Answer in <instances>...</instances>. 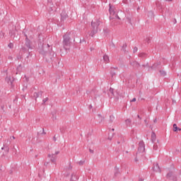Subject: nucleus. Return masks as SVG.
Here are the masks:
<instances>
[{"label":"nucleus","mask_w":181,"mask_h":181,"mask_svg":"<svg viewBox=\"0 0 181 181\" xmlns=\"http://www.w3.org/2000/svg\"><path fill=\"white\" fill-rule=\"evenodd\" d=\"M4 149L5 150V151H6V153L9 152V147L4 146L1 148V150L4 151Z\"/></svg>","instance_id":"nucleus-15"},{"label":"nucleus","mask_w":181,"mask_h":181,"mask_svg":"<svg viewBox=\"0 0 181 181\" xmlns=\"http://www.w3.org/2000/svg\"><path fill=\"white\" fill-rule=\"evenodd\" d=\"M49 98H46L45 99L42 100V104H46V103L48 101Z\"/></svg>","instance_id":"nucleus-19"},{"label":"nucleus","mask_w":181,"mask_h":181,"mask_svg":"<svg viewBox=\"0 0 181 181\" xmlns=\"http://www.w3.org/2000/svg\"><path fill=\"white\" fill-rule=\"evenodd\" d=\"M147 15H148V18H154V16H155L153 15V11H149Z\"/></svg>","instance_id":"nucleus-13"},{"label":"nucleus","mask_w":181,"mask_h":181,"mask_svg":"<svg viewBox=\"0 0 181 181\" xmlns=\"http://www.w3.org/2000/svg\"><path fill=\"white\" fill-rule=\"evenodd\" d=\"M21 71H22V65H18L17 66V73H16V74L21 73Z\"/></svg>","instance_id":"nucleus-12"},{"label":"nucleus","mask_w":181,"mask_h":181,"mask_svg":"<svg viewBox=\"0 0 181 181\" xmlns=\"http://www.w3.org/2000/svg\"><path fill=\"white\" fill-rule=\"evenodd\" d=\"M103 60L106 62V63H108L110 62V57H108V55H104Z\"/></svg>","instance_id":"nucleus-10"},{"label":"nucleus","mask_w":181,"mask_h":181,"mask_svg":"<svg viewBox=\"0 0 181 181\" xmlns=\"http://www.w3.org/2000/svg\"><path fill=\"white\" fill-rule=\"evenodd\" d=\"M100 23H101V22L98 19H95L91 22V26L93 30L91 33L90 34V36H94V35H95L97 32L101 30V28H99Z\"/></svg>","instance_id":"nucleus-1"},{"label":"nucleus","mask_w":181,"mask_h":181,"mask_svg":"<svg viewBox=\"0 0 181 181\" xmlns=\"http://www.w3.org/2000/svg\"><path fill=\"white\" fill-rule=\"evenodd\" d=\"M135 101H136V98H135L132 100V103H135Z\"/></svg>","instance_id":"nucleus-31"},{"label":"nucleus","mask_w":181,"mask_h":181,"mask_svg":"<svg viewBox=\"0 0 181 181\" xmlns=\"http://www.w3.org/2000/svg\"><path fill=\"white\" fill-rule=\"evenodd\" d=\"M140 57H144V54H140Z\"/></svg>","instance_id":"nucleus-34"},{"label":"nucleus","mask_w":181,"mask_h":181,"mask_svg":"<svg viewBox=\"0 0 181 181\" xmlns=\"http://www.w3.org/2000/svg\"><path fill=\"white\" fill-rule=\"evenodd\" d=\"M156 66H157L156 64H154L153 66L148 68V70L150 71V70H152V69H156Z\"/></svg>","instance_id":"nucleus-17"},{"label":"nucleus","mask_w":181,"mask_h":181,"mask_svg":"<svg viewBox=\"0 0 181 181\" xmlns=\"http://www.w3.org/2000/svg\"><path fill=\"white\" fill-rule=\"evenodd\" d=\"M114 89L112 88H110V92L112 93V91H113Z\"/></svg>","instance_id":"nucleus-37"},{"label":"nucleus","mask_w":181,"mask_h":181,"mask_svg":"<svg viewBox=\"0 0 181 181\" xmlns=\"http://www.w3.org/2000/svg\"><path fill=\"white\" fill-rule=\"evenodd\" d=\"M26 37V42H25V46L28 48L30 49V42L29 40L28 39V35H25Z\"/></svg>","instance_id":"nucleus-8"},{"label":"nucleus","mask_w":181,"mask_h":181,"mask_svg":"<svg viewBox=\"0 0 181 181\" xmlns=\"http://www.w3.org/2000/svg\"><path fill=\"white\" fill-rule=\"evenodd\" d=\"M133 66H135L136 67H139V64H138V62H133Z\"/></svg>","instance_id":"nucleus-21"},{"label":"nucleus","mask_w":181,"mask_h":181,"mask_svg":"<svg viewBox=\"0 0 181 181\" xmlns=\"http://www.w3.org/2000/svg\"><path fill=\"white\" fill-rule=\"evenodd\" d=\"M48 158H50V160L52 163H56L57 156L54 155V153H52V154H48Z\"/></svg>","instance_id":"nucleus-5"},{"label":"nucleus","mask_w":181,"mask_h":181,"mask_svg":"<svg viewBox=\"0 0 181 181\" xmlns=\"http://www.w3.org/2000/svg\"><path fill=\"white\" fill-rule=\"evenodd\" d=\"M114 131H115V129H112L111 130H110V132H114Z\"/></svg>","instance_id":"nucleus-36"},{"label":"nucleus","mask_w":181,"mask_h":181,"mask_svg":"<svg viewBox=\"0 0 181 181\" xmlns=\"http://www.w3.org/2000/svg\"><path fill=\"white\" fill-rule=\"evenodd\" d=\"M153 149V151H158V144H154Z\"/></svg>","instance_id":"nucleus-20"},{"label":"nucleus","mask_w":181,"mask_h":181,"mask_svg":"<svg viewBox=\"0 0 181 181\" xmlns=\"http://www.w3.org/2000/svg\"><path fill=\"white\" fill-rule=\"evenodd\" d=\"M160 76H162L163 77H165V76H166V71L160 70Z\"/></svg>","instance_id":"nucleus-16"},{"label":"nucleus","mask_w":181,"mask_h":181,"mask_svg":"<svg viewBox=\"0 0 181 181\" xmlns=\"http://www.w3.org/2000/svg\"><path fill=\"white\" fill-rule=\"evenodd\" d=\"M118 13H121L122 15H124V13L122 11H119Z\"/></svg>","instance_id":"nucleus-33"},{"label":"nucleus","mask_w":181,"mask_h":181,"mask_svg":"<svg viewBox=\"0 0 181 181\" xmlns=\"http://www.w3.org/2000/svg\"><path fill=\"white\" fill-rule=\"evenodd\" d=\"M12 138H13V139H15V137H14L13 136H12Z\"/></svg>","instance_id":"nucleus-42"},{"label":"nucleus","mask_w":181,"mask_h":181,"mask_svg":"<svg viewBox=\"0 0 181 181\" xmlns=\"http://www.w3.org/2000/svg\"><path fill=\"white\" fill-rule=\"evenodd\" d=\"M173 131L175 132H177V131H181V129L177 127V125L176 124H173Z\"/></svg>","instance_id":"nucleus-9"},{"label":"nucleus","mask_w":181,"mask_h":181,"mask_svg":"<svg viewBox=\"0 0 181 181\" xmlns=\"http://www.w3.org/2000/svg\"><path fill=\"white\" fill-rule=\"evenodd\" d=\"M125 122H126V125H129V124H131V119H127L125 120Z\"/></svg>","instance_id":"nucleus-18"},{"label":"nucleus","mask_w":181,"mask_h":181,"mask_svg":"<svg viewBox=\"0 0 181 181\" xmlns=\"http://www.w3.org/2000/svg\"><path fill=\"white\" fill-rule=\"evenodd\" d=\"M74 177H74L73 175H71L70 181H75V180H74Z\"/></svg>","instance_id":"nucleus-30"},{"label":"nucleus","mask_w":181,"mask_h":181,"mask_svg":"<svg viewBox=\"0 0 181 181\" xmlns=\"http://www.w3.org/2000/svg\"><path fill=\"white\" fill-rule=\"evenodd\" d=\"M86 163V160H81L79 161V165H84V163Z\"/></svg>","instance_id":"nucleus-24"},{"label":"nucleus","mask_w":181,"mask_h":181,"mask_svg":"<svg viewBox=\"0 0 181 181\" xmlns=\"http://www.w3.org/2000/svg\"><path fill=\"white\" fill-rule=\"evenodd\" d=\"M109 12L110 13V19H121L118 14L115 13V10L114 9V7L111 6V4H109Z\"/></svg>","instance_id":"nucleus-2"},{"label":"nucleus","mask_w":181,"mask_h":181,"mask_svg":"<svg viewBox=\"0 0 181 181\" xmlns=\"http://www.w3.org/2000/svg\"><path fill=\"white\" fill-rule=\"evenodd\" d=\"M138 52V48L137 47H134V53Z\"/></svg>","instance_id":"nucleus-29"},{"label":"nucleus","mask_w":181,"mask_h":181,"mask_svg":"<svg viewBox=\"0 0 181 181\" xmlns=\"http://www.w3.org/2000/svg\"><path fill=\"white\" fill-rule=\"evenodd\" d=\"M167 177H168V179H170V177H172V173H168V174H167Z\"/></svg>","instance_id":"nucleus-26"},{"label":"nucleus","mask_w":181,"mask_h":181,"mask_svg":"<svg viewBox=\"0 0 181 181\" xmlns=\"http://www.w3.org/2000/svg\"><path fill=\"white\" fill-rule=\"evenodd\" d=\"M127 22L131 23V25L132 24V23H131V18H127Z\"/></svg>","instance_id":"nucleus-22"},{"label":"nucleus","mask_w":181,"mask_h":181,"mask_svg":"<svg viewBox=\"0 0 181 181\" xmlns=\"http://www.w3.org/2000/svg\"><path fill=\"white\" fill-rule=\"evenodd\" d=\"M33 96L36 100L37 98H39V97L40 96V93H34Z\"/></svg>","instance_id":"nucleus-14"},{"label":"nucleus","mask_w":181,"mask_h":181,"mask_svg":"<svg viewBox=\"0 0 181 181\" xmlns=\"http://www.w3.org/2000/svg\"><path fill=\"white\" fill-rule=\"evenodd\" d=\"M6 81L8 84H12V81L11 80V76L6 77Z\"/></svg>","instance_id":"nucleus-11"},{"label":"nucleus","mask_w":181,"mask_h":181,"mask_svg":"<svg viewBox=\"0 0 181 181\" xmlns=\"http://www.w3.org/2000/svg\"><path fill=\"white\" fill-rule=\"evenodd\" d=\"M60 153L59 151H57L54 153V155H55V156H57V155H59Z\"/></svg>","instance_id":"nucleus-25"},{"label":"nucleus","mask_w":181,"mask_h":181,"mask_svg":"<svg viewBox=\"0 0 181 181\" xmlns=\"http://www.w3.org/2000/svg\"><path fill=\"white\" fill-rule=\"evenodd\" d=\"M117 144H119V141H118Z\"/></svg>","instance_id":"nucleus-44"},{"label":"nucleus","mask_w":181,"mask_h":181,"mask_svg":"<svg viewBox=\"0 0 181 181\" xmlns=\"http://www.w3.org/2000/svg\"><path fill=\"white\" fill-rule=\"evenodd\" d=\"M48 57L50 59V60H53V59L56 57V54L54 52H51L49 54H48Z\"/></svg>","instance_id":"nucleus-6"},{"label":"nucleus","mask_w":181,"mask_h":181,"mask_svg":"<svg viewBox=\"0 0 181 181\" xmlns=\"http://www.w3.org/2000/svg\"><path fill=\"white\" fill-rule=\"evenodd\" d=\"M110 118H114V116H110Z\"/></svg>","instance_id":"nucleus-41"},{"label":"nucleus","mask_w":181,"mask_h":181,"mask_svg":"<svg viewBox=\"0 0 181 181\" xmlns=\"http://www.w3.org/2000/svg\"><path fill=\"white\" fill-rule=\"evenodd\" d=\"M138 118H141V117H139V115H138Z\"/></svg>","instance_id":"nucleus-43"},{"label":"nucleus","mask_w":181,"mask_h":181,"mask_svg":"<svg viewBox=\"0 0 181 181\" xmlns=\"http://www.w3.org/2000/svg\"><path fill=\"white\" fill-rule=\"evenodd\" d=\"M139 181H144V180H142V179H140Z\"/></svg>","instance_id":"nucleus-40"},{"label":"nucleus","mask_w":181,"mask_h":181,"mask_svg":"<svg viewBox=\"0 0 181 181\" xmlns=\"http://www.w3.org/2000/svg\"><path fill=\"white\" fill-rule=\"evenodd\" d=\"M138 152L139 153H144L145 152V144L142 141L139 144Z\"/></svg>","instance_id":"nucleus-4"},{"label":"nucleus","mask_w":181,"mask_h":181,"mask_svg":"<svg viewBox=\"0 0 181 181\" xmlns=\"http://www.w3.org/2000/svg\"><path fill=\"white\" fill-rule=\"evenodd\" d=\"M157 119H155L154 120H153V122H157Z\"/></svg>","instance_id":"nucleus-38"},{"label":"nucleus","mask_w":181,"mask_h":181,"mask_svg":"<svg viewBox=\"0 0 181 181\" xmlns=\"http://www.w3.org/2000/svg\"><path fill=\"white\" fill-rule=\"evenodd\" d=\"M45 166H47V163H45Z\"/></svg>","instance_id":"nucleus-39"},{"label":"nucleus","mask_w":181,"mask_h":181,"mask_svg":"<svg viewBox=\"0 0 181 181\" xmlns=\"http://www.w3.org/2000/svg\"><path fill=\"white\" fill-rule=\"evenodd\" d=\"M165 1H167V2H172V1L173 0H165Z\"/></svg>","instance_id":"nucleus-32"},{"label":"nucleus","mask_w":181,"mask_h":181,"mask_svg":"<svg viewBox=\"0 0 181 181\" xmlns=\"http://www.w3.org/2000/svg\"><path fill=\"white\" fill-rule=\"evenodd\" d=\"M145 122L146 123V120H145Z\"/></svg>","instance_id":"nucleus-45"},{"label":"nucleus","mask_w":181,"mask_h":181,"mask_svg":"<svg viewBox=\"0 0 181 181\" xmlns=\"http://www.w3.org/2000/svg\"><path fill=\"white\" fill-rule=\"evenodd\" d=\"M63 46L65 50L70 46V37L67 35H64Z\"/></svg>","instance_id":"nucleus-3"},{"label":"nucleus","mask_w":181,"mask_h":181,"mask_svg":"<svg viewBox=\"0 0 181 181\" xmlns=\"http://www.w3.org/2000/svg\"><path fill=\"white\" fill-rule=\"evenodd\" d=\"M53 139H54V141H57L56 136H54V137H53Z\"/></svg>","instance_id":"nucleus-35"},{"label":"nucleus","mask_w":181,"mask_h":181,"mask_svg":"<svg viewBox=\"0 0 181 181\" xmlns=\"http://www.w3.org/2000/svg\"><path fill=\"white\" fill-rule=\"evenodd\" d=\"M154 172H158L160 173V168H159V165L156 164L153 168Z\"/></svg>","instance_id":"nucleus-7"},{"label":"nucleus","mask_w":181,"mask_h":181,"mask_svg":"<svg viewBox=\"0 0 181 181\" xmlns=\"http://www.w3.org/2000/svg\"><path fill=\"white\" fill-rule=\"evenodd\" d=\"M112 136H114V134L112 133L111 136H108V139L111 141V139H112Z\"/></svg>","instance_id":"nucleus-23"},{"label":"nucleus","mask_w":181,"mask_h":181,"mask_svg":"<svg viewBox=\"0 0 181 181\" xmlns=\"http://www.w3.org/2000/svg\"><path fill=\"white\" fill-rule=\"evenodd\" d=\"M8 47H10V49H12V47H13V44L9 43L8 44Z\"/></svg>","instance_id":"nucleus-27"},{"label":"nucleus","mask_w":181,"mask_h":181,"mask_svg":"<svg viewBox=\"0 0 181 181\" xmlns=\"http://www.w3.org/2000/svg\"><path fill=\"white\" fill-rule=\"evenodd\" d=\"M155 136V133H152L151 134V140L153 141V137Z\"/></svg>","instance_id":"nucleus-28"}]
</instances>
